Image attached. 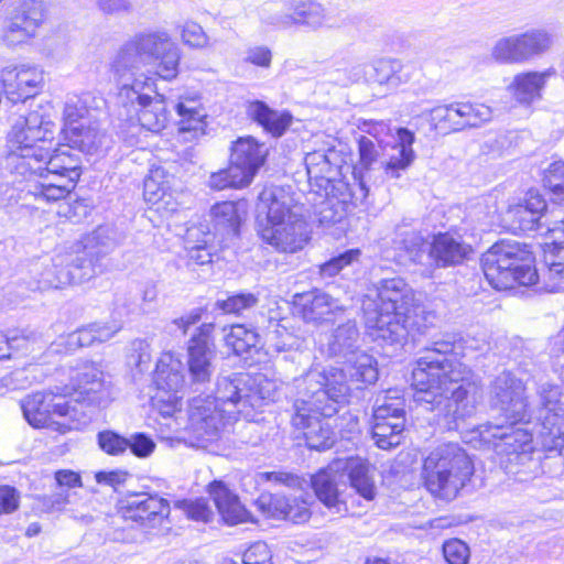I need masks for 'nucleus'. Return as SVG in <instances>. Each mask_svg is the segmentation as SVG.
Masks as SVG:
<instances>
[{"instance_id": "nucleus-1", "label": "nucleus", "mask_w": 564, "mask_h": 564, "mask_svg": "<svg viewBox=\"0 0 564 564\" xmlns=\"http://www.w3.org/2000/svg\"><path fill=\"white\" fill-rule=\"evenodd\" d=\"M451 340L433 341L412 371L414 401L447 430H457L476 413L480 380L455 356Z\"/></svg>"}, {"instance_id": "nucleus-2", "label": "nucleus", "mask_w": 564, "mask_h": 564, "mask_svg": "<svg viewBox=\"0 0 564 564\" xmlns=\"http://www.w3.org/2000/svg\"><path fill=\"white\" fill-rule=\"evenodd\" d=\"M375 288L377 302L364 303L366 330L375 341L403 344L434 325V313L426 311L403 278L382 279Z\"/></svg>"}, {"instance_id": "nucleus-3", "label": "nucleus", "mask_w": 564, "mask_h": 564, "mask_svg": "<svg viewBox=\"0 0 564 564\" xmlns=\"http://www.w3.org/2000/svg\"><path fill=\"white\" fill-rule=\"evenodd\" d=\"M247 373H232L217 379L214 397H195L188 406V430L199 446L207 447L217 441L225 427L238 414L248 419L243 402L247 394Z\"/></svg>"}, {"instance_id": "nucleus-4", "label": "nucleus", "mask_w": 564, "mask_h": 564, "mask_svg": "<svg viewBox=\"0 0 564 564\" xmlns=\"http://www.w3.org/2000/svg\"><path fill=\"white\" fill-rule=\"evenodd\" d=\"M112 230L99 226L74 242L65 254L53 259L54 271L45 268L40 282L47 288H63L69 283H83L105 272L106 257L115 249Z\"/></svg>"}, {"instance_id": "nucleus-5", "label": "nucleus", "mask_w": 564, "mask_h": 564, "mask_svg": "<svg viewBox=\"0 0 564 564\" xmlns=\"http://www.w3.org/2000/svg\"><path fill=\"white\" fill-rule=\"evenodd\" d=\"M261 238L281 252H296L307 241L306 223L293 196L283 187L264 188L259 195Z\"/></svg>"}, {"instance_id": "nucleus-6", "label": "nucleus", "mask_w": 564, "mask_h": 564, "mask_svg": "<svg viewBox=\"0 0 564 564\" xmlns=\"http://www.w3.org/2000/svg\"><path fill=\"white\" fill-rule=\"evenodd\" d=\"M74 381L73 393L64 387L61 392L46 393L37 402V429L51 427L64 432L68 427L65 422L55 421L58 417H74L76 406L72 402H87L98 406H105L110 400V389L104 380L102 371L94 362H84L72 377Z\"/></svg>"}, {"instance_id": "nucleus-7", "label": "nucleus", "mask_w": 564, "mask_h": 564, "mask_svg": "<svg viewBox=\"0 0 564 564\" xmlns=\"http://www.w3.org/2000/svg\"><path fill=\"white\" fill-rule=\"evenodd\" d=\"M474 464L457 444H444L423 462L421 477L426 490L436 499L453 501L474 475Z\"/></svg>"}, {"instance_id": "nucleus-8", "label": "nucleus", "mask_w": 564, "mask_h": 564, "mask_svg": "<svg viewBox=\"0 0 564 564\" xmlns=\"http://www.w3.org/2000/svg\"><path fill=\"white\" fill-rule=\"evenodd\" d=\"M484 274L497 290L519 285H532L538 279L534 257L525 245L501 240L487 250L481 258Z\"/></svg>"}, {"instance_id": "nucleus-9", "label": "nucleus", "mask_w": 564, "mask_h": 564, "mask_svg": "<svg viewBox=\"0 0 564 564\" xmlns=\"http://www.w3.org/2000/svg\"><path fill=\"white\" fill-rule=\"evenodd\" d=\"M487 422L478 426L480 440L492 445L496 452L506 456V469L518 481L533 479L540 473V462L533 457L532 433L527 429Z\"/></svg>"}, {"instance_id": "nucleus-10", "label": "nucleus", "mask_w": 564, "mask_h": 564, "mask_svg": "<svg viewBox=\"0 0 564 564\" xmlns=\"http://www.w3.org/2000/svg\"><path fill=\"white\" fill-rule=\"evenodd\" d=\"M294 382L300 394L295 401L307 403V406L326 417L336 415L347 403L350 388L344 369H311Z\"/></svg>"}, {"instance_id": "nucleus-11", "label": "nucleus", "mask_w": 564, "mask_h": 564, "mask_svg": "<svg viewBox=\"0 0 564 564\" xmlns=\"http://www.w3.org/2000/svg\"><path fill=\"white\" fill-rule=\"evenodd\" d=\"M40 124L37 126V167L42 169L44 174L53 177H67L77 182L80 176L78 156L74 155L69 145L58 148H46V142H52L56 129L55 120L58 118V111L53 101L41 105Z\"/></svg>"}, {"instance_id": "nucleus-12", "label": "nucleus", "mask_w": 564, "mask_h": 564, "mask_svg": "<svg viewBox=\"0 0 564 564\" xmlns=\"http://www.w3.org/2000/svg\"><path fill=\"white\" fill-rule=\"evenodd\" d=\"M405 427L404 399L398 390H388L376 398L372 413V438L381 449L401 444Z\"/></svg>"}, {"instance_id": "nucleus-13", "label": "nucleus", "mask_w": 564, "mask_h": 564, "mask_svg": "<svg viewBox=\"0 0 564 564\" xmlns=\"http://www.w3.org/2000/svg\"><path fill=\"white\" fill-rule=\"evenodd\" d=\"M538 393V437L546 451H557L564 446V387L543 383Z\"/></svg>"}, {"instance_id": "nucleus-14", "label": "nucleus", "mask_w": 564, "mask_h": 564, "mask_svg": "<svg viewBox=\"0 0 564 564\" xmlns=\"http://www.w3.org/2000/svg\"><path fill=\"white\" fill-rule=\"evenodd\" d=\"M132 37L147 65L155 66L161 78L171 80L177 76L182 52L167 31L148 30Z\"/></svg>"}, {"instance_id": "nucleus-15", "label": "nucleus", "mask_w": 564, "mask_h": 564, "mask_svg": "<svg viewBox=\"0 0 564 564\" xmlns=\"http://www.w3.org/2000/svg\"><path fill=\"white\" fill-rule=\"evenodd\" d=\"M524 392L523 382L511 372L503 371L491 382V405L499 411L506 422L511 424L530 423L531 414Z\"/></svg>"}, {"instance_id": "nucleus-16", "label": "nucleus", "mask_w": 564, "mask_h": 564, "mask_svg": "<svg viewBox=\"0 0 564 564\" xmlns=\"http://www.w3.org/2000/svg\"><path fill=\"white\" fill-rule=\"evenodd\" d=\"M492 116L491 107L485 104L456 101L431 109L430 121L441 131L458 132L479 128L491 121Z\"/></svg>"}, {"instance_id": "nucleus-17", "label": "nucleus", "mask_w": 564, "mask_h": 564, "mask_svg": "<svg viewBox=\"0 0 564 564\" xmlns=\"http://www.w3.org/2000/svg\"><path fill=\"white\" fill-rule=\"evenodd\" d=\"M359 161L354 167V178L357 182V189L352 192L356 200H364L369 193L370 184H381L386 175V162L390 155V149L382 147L370 138L361 137L358 141Z\"/></svg>"}, {"instance_id": "nucleus-18", "label": "nucleus", "mask_w": 564, "mask_h": 564, "mask_svg": "<svg viewBox=\"0 0 564 564\" xmlns=\"http://www.w3.org/2000/svg\"><path fill=\"white\" fill-rule=\"evenodd\" d=\"M154 93V86L150 89L121 88L118 99L123 107L130 106L137 113V120L141 128L151 131H162L167 122V110L163 98Z\"/></svg>"}, {"instance_id": "nucleus-19", "label": "nucleus", "mask_w": 564, "mask_h": 564, "mask_svg": "<svg viewBox=\"0 0 564 564\" xmlns=\"http://www.w3.org/2000/svg\"><path fill=\"white\" fill-rule=\"evenodd\" d=\"M293 410L291 423L296 430L303 432L310 448L325 451L334 445L336 435L329 422L333 416L326 417L321 412H315L303 401H294Z\"/></svg>"}, {"instance_id": "nucleus-20", "label": "nucleus", "mask_w": 564, "mask_h": 564, "mask_svg": "<svg viewBox=\"0 0 564 564\" xmlns=\"http://www.w3.org/2000/svg\"><path fill=\"white\" fill-rule=\"evenodd\" d=\"M148 66L133 37H130L118 50L111 62L113 73L120 88L150 89L154 86L152 77L142 68Z\"/></svg>"}, {"instance_id": "nucleus-21", "label": "nucleus", "mask_w": 564, "mask_h": 564, "mask_svg": "<svg viewBox=\"0 0 564 564\" xmlns=\"http://www.w3.org/2000/svg\"><path fill=\"white\" fill-rule=\"evenodd\" d=\"M120 512L127 520L153 528L167 518L170 503L158 495L132 492L120 501Z\"/></svg>"}, {"instance_id": "nucleus-22", "label": "nucleus", "mask_w": 564, "mask_h": 564, "mask_svg": "<svg viewBox=\"0 0 564 564\" xmlns=\"http://www.w3.org/2000/svg\"><path fill=\"white\" fill-rule=\"evenodd\" d=\"M292 28L301 26L310 31L338 30L346 24L341 11L329 10L316 0H290Z\"/></svg>"}, {"instance_id": "nucleus-23", "label": "nucleus", "mask_w": 564, "mask_h": 564, "mask_svg": "<svg viewBox=\"0 0 564 564\" xmlns=\"http://www.w3.org/2000/svg\"><path fill=\"white\" fill-rule=\"evenodd\" d=\"M295 297L302 318L316 326L335 322L345 311L339 300L321 290L296 294Z\"/></svg>"}, {"instance_id": "nucleus-24", "label": "nucleus", "mask_w": 564, "mask_h": 564, "mask_svg": "<svg viewBox=\"0 0 564 564\" xmlns=\"http://www.w3.org/2000/svg\"><path fill=\"white\" fill-rule=\"evenodd\" d=\"M8 148L11 159L28 160L25 171L33 174L31 162L35 160V116H19L8 133Z\"/></svg>"}, {"instance_id": "nucleus-25", "label": "nucleus", "mask_w": 564, "mask_h": 564, "mask_svg": "<svg viewBox=\"0 0 564 564\" xmlns=\"http://www.w3.org/2000/svg\"><path fill=\"white\" fill-rule=\"evenodd\" d=\"M267 155L268 148L264 143H259L252 137L239 138L232 143L230 164L238 167L250 184Z\"/></svg>"}, {"instance_id": "nucleus-26", "label": "nucleus", "mask_w": 564, "mask_h": 564, "mask_svg": "<svg viewBox=\"0 0 564 564\" xmlns=\"http://www.w3.org/2000/svg\"><path fill=\"white\" fill-rule=\"evenodd\" d=\"M340 463L329 465L312 477V487L318 500L335 513L346 511L345 502L339 498L338 479Z\"/></svg>"}, {"instance_id": "nucleus-27", "label": "nucleus", "mask_w": 564, "mask_h": 564, "mask_svg": "<svg viewBox=\"0 0 564 564\" xmlns=\"http://www.w3.org/2000/svg\"><path fill=\"white\" fill-rule=\"evenodd\" d=\"M471 248L449 234L434 236L431 243L429 257L436 268L457 265L467 259Z\"/></svg>"}, {"instance_id": "nucleus-28", "label": "nucleus", "mask_w": 564, "mask_h": 564, "mask_svg": "<svg viewBox=\"0 0 564 564\" xmlns=\"http://www.w3.org/2000/svg\"><path fill=\"white\" fill-rule=\"evenodd\" d=\"M337 152L333 144L325 149L314 150L305 156V166L310 182H315L319 188L326 187L335 174Z\"/></svg>"}, {"instance_id": "nucleus-29", "label": "nucleus", "mask_w": 564, "mask_h": 564, "mask_svg": "<svg viewBox=\"0 0 564 564\" xmlns=\"http://www.w3.org/2000/svg\"><path fill=\"white\" fill-rule=\"evenodd\" d=\"M209 494L226 523L234 525L250 520V513L223 481H213Z\"/></svg>"}, {"instance_id": "nucleus-30", "label": "nucleus", "mask_w": 564, "mask_h": 564, "mask_svg": "<svg viewBox=\"0 0 564 564\" xmlns=\"http://www.w3.org/2000/svg\"><path fill=\"white\" fill-rule=\"evenodd\" d=\"M398 142L390 147V155L386 162V175L390 178H399L401 173L408 170L415 159L412 149L415 137L414 133L405 128H399L397 131Z\"/></svg>"}, {"instance_id": "nucleus-31", "label": "nucleus", "mask_w": 564, "mask_h": 564, "mask_svg": "<svg viewBox=\"0 0 564 564\" xmlns=\"http://www.w3.org/2000/svg\"><path fill=\"white\" fill-rule=\"evenodd\" d=\"M551 74V70L520 73L508 86V91L518 102L530 105L541 98V91Z\"/></svg>"}, {"instance_id": "nucleus-32", "label": "nucleus", "mask_w": 564, "mask_h": 564, "mask_svg": "<svg viewBox=\"0 0 564 564\" xmlns=\"http://www.w3.org/2000/svg\"><path fill=\"white\" fill-rule=\"evenodd\" d=\"M247 394L243 402L247 403V411L257 410L264 404L274 402L280 397V387L273 379L262 373L253 376L247 373Z\"/></svg>"}, {"instance_id": "nucleus-33", "label": "nucleus", "mask_w": 564, "mask_h": 564, "mask_svg": "<svg viewBox=\"0 0 564 564\" xmlns=\"http://www.w3.org/2000/svg\"><path fill=\"white\" fill-rule=\"evenodd\" d=\"M248 115L273 137H281L292 123V116L289 112L273 110L259 100L249 104Z\"/></svg>"}, {"instance_id": "nucleus-34", "label": "nucleus", "mask_w": 564, "mask_h": 564, "mask_svg": "<svg viewBox=\"0 0 564 564\" xmlns=\"http://www.w3.org/2000/svg\"><path fill=\"white\" fill-rule=\"evenodd\" d=\"M69 147L85 153L96 152L104 143L106 135L100 132L96 122L87 121L65 128Z\"/></svg>"}, {"instance_id": "nucleus-35", "label": "nucleus", "mask_w": 564, "mask_h": 564, "mask_svg": "<svg viewBox=\"0 0 564 564\" xmlns=\"http://www.w3.org/2000/svg\"><path fill=\"white\" fill-rule=\"evenodd\" d=\"M349 479L351 488L368 501L376 496V486L370 476V466L367 460L360 457H349L344 465H340Z\"/></svg>"}, {"instance_id": "nucleus-36", "label": "nucleus", "mask_w": 564, "mask_h": 564, "mask_svg": "<svg viewBox=\"0 0 564 564\" xmlns=\"http://www.w3.org/2000/svg\"><path fill=\"white\" fill-rule=\"evenodd\" d=\"M180 361H175L172 365L164 368V365L159 367L156 372V384L160 391L169 393L167 395V408L166 410H162L164 415H172L173 412L180 409V399L176 395L178 390L184 384V376L180 371Z\"/></svg>"}, {"instance_id": "nucleus-37", "label": "nucleus", "mask_w": 564, "mask_h": 564, "mask_svg": "<svg viewBox=\"0 0 564 564\" xmlns=\"http://www.w3.org/2000/svg\"><path fill=\"white\" fill-rule=\"evenodd\" d=\"M35 34V8L33 0L25 1L12 17L6 32V40L14 45L25 42Z\"/></svg>"}, {"instance_id": "nucleus-38", "label": "nucleus", "mask_w": 564, "mask_h": 564, "mask_svg": "<svg viewBox=\"0 0 564 564\" xmlns=\"http://www.w3.org/2000/svg\"><path fill=\"white\" fill-rule=\"evenodd\" d=\"M517 35L525 63L543 56L554 45V35L543 28H532Z\"/></svg>"}, {"instance_id": "nucleus-39", "label": "nucleus", "mask_w": 564, "mask_h": 564, "mask_svg": "<svg viewBox=\"0 0 564 564\" xmlns=\"http://www.w3.org/2000/svg\"><path fill=\"white\" fill-rule=\"evenodd\" d=\"M225 344L236 355H251L257 352L261 346V337L252 327L243 324L231 325L228 329L224 328Z\"/></svg>"}, {"instance_id": "nucleus-40", "label": "nucleus", "mask_w": 564, "mask_h": 564, "mask_svg": "<svg viewBox=\"0 0 564 564\" xmlns=\"http://www.w3.org/2000/svg\"><path fill=\"white\" fill-rule=\"evenodd\" d=\"M359 330L356 322L348 319L340 324L328 337L327 351L330 356L354 355L358 348Z\"/></svg>"}, {"instance_id": "nucleus-41", "label": "nucleus", "mask_w": 564, "mask_h": 564, "mask_svg": "<svg viewBox=\"0 0 564 564\" xmlns=\"http://www.w3.org/2000/svg\"><path fill=\"white\" fill-rule=\"evenodd\" d=\"M3 89L12 102H25L35 96V73L20 69L15 74L8 73L3 79Z\"/></svg>"}, {"instance_id": "nucleus-42", "label": "nucleus", "mask_w": 564, "mask_h": 564, "mask_svg": "<svg viewBox=\"0 0 564 564\" xmlns=\"http://www.w3.org/2000/svg\"><path fill=\"white\" fill-rule=\"evenodd\" d=\"M258 18L263 26L271 29L292 28V11L290 0L267 1L258 8Z\"/></svg>"}, {"instance_id": "nucleus-43", "label": "nucleus", "mask_w": 564, "mask_h": 564, "mask_svg": "<svg viewBox=\"0 0 564 564\" xmlns=\"http://www.w3.org/2000/svg\"><path fill=\"white\" fill-rule=\"evenodd\" d=\"M177 115L181 117L178 122L180 132H194L204 134V118L206 113L195 98H184L175 106Z\"/></svg>"}, {"instance_id": "nucleus-44", "label": "nucleus", "mask_w": 564, "mask_h": 564, "mask_svg": "<svg viewBox=\"0 0 564 564\" xmlns=\"http://www.w3.org/2000/svg\"><path fill=\"white\" fill-rule=\"evenodd\" d=\"M393 245L398 253L395 261L400 264L416 263L422 257L423 238L414 230H400Z\"/></svg>"}, {"instance_id": "nucleus-45", "label": "nucleus", "mask_w": 564, "mask_h": 564, "mask_svg": "<svg viewBox=\"0 0 564 564\" xmlns=\"http://www.w3.org/2000/svg\"><path fill=\"white\" fill-rule=\"evenodd\" d=\"M37 204L58 203L67 197L76 183L67 177H58L57 183H51L48 174H44L40 167H37Z\"/></svg>"}, {"instance_id": "nucleus-46", "label": "nucleus", "mask_w": 564, "mask_h": 564, "mask_svg": "<svg viewBox=\"0 0 564 564\" xmlns=\"http://www.w3.org/2000/svg\"><path fill=\"white\" fill-rule=\"evenodd\" d=\"M344 370L355 382L372 384L378 380L377 361L371 355L364 351L355 352L348 359L347 368Z\"/></svg>"}, {"instance_id": "nucleus-47", "label": "nucleus", "mask_w": 564, "mask_h": 564, "mask_svg": "<svg viewBox=\"0 0 564 564\" xmlns=\"http://www.w3.org/2000/svg\"><path fill=\"white\" fill-rule=\"evenodd\" d=\"M552 240V249L545 254V263L549 267L550 276L563 279L564 271V219L549 229Z\"/></svg>"}, {"instance_id": "nucleus-48", "label": "nucleus", "mask_w": 564, "mask_h": 564, "mask_svg": "<svg viewBox=\"0 0 564 564\" xmlns=\"http://www.w3.org/2000/svg\"><path fill=\"white\" fill-rule=\"evenodd\" d=\"M188 352V371L191 379L194 383L208 382L213 375L212 359L214 357V350H202V348H189Z\"/></svg>"}, {"instance_id": "nucleus-49", "label": "nucleus", "mask_w": 564, "mask_h": 564, "mask_svg": "<svg viewBox=\"0 0 564 564\" xmlns=\"http://www.w3.org/2000/svg\"><path fill=\"white\" fill-rule=\"evenodd\" d=\"M491 56L495 61L505 64L525 63L517 34L497 40L491 48Z\"/></svg>"}, {"instance_id": "nucleus-50", "label": "nucleus", "mask_w": 564, "mask_h": 564, "mask_svg": "<svg viewBox=\"0 0 564 564\" xmlns=\"http://www.w3.org/2000/svg\"><path fill=\"white\" fill-rule=\"evenodd\" d=\"M259 299L256 294L250 292L237 293L228 296L225 300H217L215 307L223 311L225 314H242L245 311L256 307Z\"/></svg>"}, {"instance_id": "nucleus-51", "label": "nucleus", "mask_w": 564, "mask_h": 564, "mask_svg": "<svg viewBox=\"0 0 564 564\" xmlns=\"http://www.w3.org/2000/svg\"><path fill=\"white\" fill-rule=\"evenodd\" d=\"M243 173L231 164L209 176L208 185L213 189L221 191L229 187L240 188L249 185Z\"/></svg>"}, {"instance_id": "nucleus-52", "label": "nucleus", "mask_w": 564, "mask_h": 564, "mask_svg": "<svg viewBox=\"0 0 564 564\" xmlns=\"http://www.w3.org/2000/svg\"><path fill=\"white\" fill-rule=\"evenodd\" d=\"M555 203L564 205V162L555 161L549 165L543 178Z\"/></svg>"}, {"instance_id": "nucleus-53", "label": "nucleus", "mask_w": 564, "mask_h": 564, "mask_svg": "<svg viewBox=\"0 0 564 564\" xmlns=\"http://www.w3.org/2000/svg\"><path fill=\"white\" fill-rule=\"evenodd\" d=\"M210 215L215 221V226L229 228L232 232H237L240 218L235 203H218L212 207Z\"/></svg>"}, {"instance_id": "nucleus-54", "label": "nucleus", "mask_w": 564, "mask_h": 564, "mask_svg": "<svg viewBox=\"0 0 564 564\" xmlns=\"http://www.w3.org/2000/svg\"><path fill=\"white\" fill-rule=\"evenodd\" d=\"M506 218L511 223V227L514 230H535L541 226V220L538 216L533 215L520 204L509 207L506 213Z\"/></svg>"}, {"instance_id": "nucleus-55", "label": "nucleus", "mask_w": 564, "mask_h": 564, "mask_svg": "<svg viewBox=\"0 0 564 564\" xmlns=\"http://www.w3.org/2000/svg\"><path fill=\"white\" fill-rule=\"evenodd\" d=\"M400 63L391 58H382L375 64V80L380 85H386L395 88L400 85L401 79L398 75L400 70Z\"/></svg>"}, {"instance_id": "nucleus-56", "label": "nucleus", "mask_w": 564, "mask_h": 564, "mask_svg": "<svg viewBox=\"0 0 564 564\" xmlns=\"http://www.w3.org/2000/svg\"><path fill=\"white\" fill-rule=\"evenodd\" d=\"M267 340L278 351L292 348L296 339L280 321H270L267 330Z\"/></svg>"}, {"instance_id": "nucleus-57", "label": "nucleus", "mask_w": 564, "mask_h": 564, "mask_svg": "<svg viewBox=\"0 0 564 564\" xmlns=\"http://www.w3.org/2000/svg\"><path fill=\"white\" fill-rule=\"evenodd\" d=\"M87 97V95L67 96L63 111L65 128L80 123L79 120H84L85 117L88 115Z\"/></svg>"}, {"instance_id": "nucleus-58", "label": "nucleus", "mask_w": 564, "mask_h": 564, "mask_svg": "<svg viewBox=\"0 0 564 564\" xmlns=\"http://www.w3.org/2000/svg\"><path fill=\"white\" fill-rule=\"evenodd\" d=\"M97 443L102 452L111 456L122 455L129 447L127 437L111 430L100 431L97 434Z\"/></svg>"}, {"instance_id": "nucleus-59", "label": "nucleus", "mask_w": 564, "mask_h": 564, "mask_svg": "<svg viewBox=\"0 0 564 564\" xmlns=\"http://www.w3.org/2000/svg\"><path fill=\"white\" fill-rule=\"evenodd\" d=\"M180 34L182 42L194 48H204L209 44V37L204 32L203 28L194 22L186 21L180 26Z\"/></svg>"}, {"instance_id": "nucleus-60", "label": "nucleus", "mask_w": 564, "mask_h": 564, "mask_svg": "<svg viewBox=\"0 0 564 564\" xmlns=\"http://www.w3.org/2000/svg\"><path fill=\"white\" fill-rule=\"evenodd\" d=\"M360 250L350 249L321 265L319 272L322 276L332 278L338 274L344 268L359 260Z\"/></svg>"}, {"instance_id": "nucleus-61", "label": "nucleus", "mask_w": 564, "mask_h": 564, "mask_svg": "<svg viewBox=\"0 0 564 564\" xmlns=\"http://www.w3.org/2000/svg\"><path fill=\"white\" fill-rule=\"evenodd\" d=\"M291 500L279 494H262L258 499L259 507L269 517L283 518L289 509Z\"/></svg>"}, {"instance_id": "nucleus-62", "label": "nucleus", "mask_w": 564, "mask_h": 564, "mask_svg": "<svg viewBox=\"0 0 564 564\" xmlns=\"http://www.w3.org/2000/svg\"><path fill=\"white\" fill-rule=\"evenodd\" d=\"M443 554L449 564H467L470 552L468 545L458 539H452L443 544Z\"/></svg>"}, {"instance_id": "nucleus-63", "label": "nucleus", "mask_w": 564, "mask_h": 564, "mask_svg": "<svg viewBox=\"0 0 564 564\" xmlns=\"http://www.w3.org/2000/svg\"><path fill=\"white\" fill-rule=\"evenodd\" d=\"M243 564H272V554L267 543L262 541L251 544L242 555Z\"/></svg>"}, {"instance_id": "nucleus-64", "label": "nucleus", "mask_w": 564, "mask_h": 564, "mask_svg": "<svg viewBox=\"0 0 564 564\" xmlns=\"http://www.w3.org/2000/svg\"><path fill=\"white\" fill-rule=\"evenodd\" d=\"M215 324L204 323L188 341L189 348H202V350H214V334Z\"/></svg>"}]
</instances>
